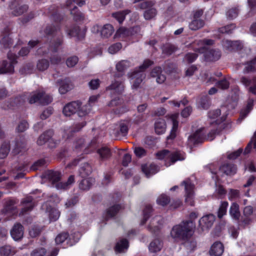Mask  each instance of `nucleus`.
Segmentation results:
<instances>
[{
	"mask_svg": "<svg viewBox=\"0 0 256 256\" xmlns=\"http://www.w3.org/2000/svg\"><path fill=\"white\" fill-rule=\"evenodd\" d=\"M182 185L184 186L186 192L185 202L190 206H194V186L188 180H184L182 182Z\"/></svg>",
	"mask_w": 256,
	"mask_h": 256,
	"instance_id": "9b49d317",
	"label": "nucleus"
},
{
	"mask_svg": "<svg viewBox=\"0 0 256 256\" xmlns=\"http://www.w3.org/2000/svg\"><path fill=\"white\" fill-rule=\"evenodd\" d=\"M97 144V140L96 138L92 139L87 148H86L84 150V154H82L80 156H78V158L74 159L69 164V166H76L82 159L84 158L85 154H88L92 152L96 148Z\"/></svg>",
	"mask_w": 256,
	"mask_h": 256,
	"instance_id": "f3484780",
	"label": "nucleus"
},
{
	"mask_svg": "<svg viewBox=\"0 0 256 256\" xmlns=\"http://www.w3.org/2000/svg\"><path fill=\"white\" fill-rule=\"evenodd\" d=\"M46 249L44 248H38L34 250L31 252V256H44L46 254Z\"/></svg>",
	"mask_w": 256,
	"mask_h": 256,
	"instance_id": "774afa93",
	"label": "nucleus"
},
{
	"mask_svg": "<svg viewBox=\"0 0 256 256\" xmlns=\"http://www.w3.org/2000/svg\"><path fill=\"white\" fill-rule=\"evenodd\" d=\"M21 204L22 208L20 212V214H24L32 210L36 206V202L32 196H28L24 198L21 201Z\"/></svg>",
	"mask_w": 256,
	"mask_h": 256,
	"instance_id": "4468645a",
	"label": "nucleus"
},
{
	"mask_svg": "<svg viewBox=\"0 0 256 256\" xmlns=\"http://www.w3.org/2000/svg\"><path fill=\"white\" fill-rule=\"evenodd\" d=\"M142 170L147 178H149L152 175L157 173L159 170V168L158 166L154 164H146L142 165Z\"/></svg>",
	"mask_w": 256,
	"mask_h": 256,
	"instance_id": "bb28decb",
	"label": "nucleus"
},
{
	"mask_svg": "<svg viewBox=\"0 0 256 256\" xmlns=\"http://www.w3.org/2000/svg\"><path fill=\"white\" fill-rule=\"evenodd\" d=\"M236 27L235 24H231L219 28L218 31L222 34H231Z\"/></svg>",
	"mask_w": 256,
	"mask_h": 256,
	"instance_id": "13d9d810",
	"label": "nucleus"
},
{
	"mask_svg": "<svg viewBox=\"0 0 256 256\" xmlns=\"http://www.w3.org/2000/svg\"><path fill=\"white\" fill-rule=\"evenodd\" d=\"M130 12L129 10L116 12L112 14L113 18H116L120 24H122L126 18V16Z\"/></svg>",
	"mask_w": 256,
	"mask_h": 256,
	"instance_id": "a18cd8bd",
	"label": "nucleus"
},
{
	"mask_svg": "<svg viewBox=\"0 0 256 256\" xmlns=\"http://www.w3.org/2000/svg\"><path fill=\"white\" fill-rule=\"evenodd\" d=\"M228 206V202H222L218 212V218H221L226 214Z\"/></svg>",
	"mask_w": 256,
	"mask_h": 256,
	"instance_id": "864d4df0",
	"label": "nucleus"
},
{
	"mask_svg": "<svg viewBox=\"0 0 256 256\" xmlns=\"http://www.w3.org/2000/svg\"><path fill=\"white\" fill-rule=\"evenodd\" d=\"M166 122L164 118H158L154 124V129L156 132L158 134H164L166 129Z\"/></svg>",
	"mask_w": 256,
	"mask_h": 256,
	"instance_id": "72a5a7b5",
	"label": "nucleus"
},
{
	"mask_svg": "<svg viewBox=\"0 0 256 256\" xmlns=\"http://www.w3.org/2000/svg\"><path fill=\"white\" fill-rule=\"evenodd\" d=\"M26 149V144L24 141L16 140L15 146L12 150V153L14 155L20 154Z\"/></svg>",
	"mask_w": 256,
	"mask_h": 256,
	"instance_id": "de8ad7c7",
	"label": "nucleus"
},
{
	"mask_svg": "<svg viewBox=\"0 0 256 256\" xmlns=\"http://www.w3.org/2000/svg\"><path fill=\"white\" fill-rule=\"evenodd\" d=\"M178 122L176 120H172V126L170 134L167 137V140H174L176 136V132L178 128Z\"/></svg>",
	"mask_w": 256,
	"mask_h": 256,
	"instance_id": "6e6d98bb",
	"label": "nucleus"
},
{
	"mask_svg": "<svg viewBox=\"0 0 256 256\" xmlns=\"http://www.w3.org/2000/svg\"><path fill=\"white\" fill-rule=\"evenodd\" d=\"M114 32V28L112 25L106 24L100 30V34L104 38H108Z\"/></svg>",
	"mask_w": 256,
	"mask_h": 256,
	"instance_id": "ea45409f",
	"label": "nucleus"
},
{
	"mask_svg": "<svg viewBox=\"0 0 256 256\" xmlns=\"http://www.w3.org/2000/svg\"><path fill=\"white\" fill-rule=\"evenodd\" d=\"M240 82L248 88V92L254 95H256V76L250 79L248 77L242 76L240 78Z\"/></svg>",
	"mask_w": 256,
	"mask_h": 256,
	"instance_id": "dca6fc26",
	"label": "nucleus"
},
{
	"mask_svg": "<svg viewBox=\"0 0 256 256\" xmlns=\"http://www.w3.org/2000/svg\"><path fill=\"white\" fill-rule=\"evenodd\" d=\"M96 154L100 163L108 160L112 155L110 148L107 146H102L98 148Z\"/></svg>",
	"mask_w": 256,
	"mask_h": 256,
	"instance_id": "6ab92c4d",
	"label": "nucleus"
},
{
	"mask_svg": "<svg viewBox=\"0 0 256 256\" xmlns=\"http://www.w3.org/2000/svg\"><path fill=\"white\" fill-rule=\"evenodd\" d=\"M238 9L236 8H230L226 12L227 18L229 20H233L236 18L238 16Z\"/></svg>",
	"mask_w": 256,
	"mask_h": 256,
	"instance_id": "338daca9",
	"label": "nucleus"
},
{
	"mask_svg": "<svg viewBox=\"0 0 256 256\" xmlns=\"http://www.w3.org/2000/svg\"><path fill=\"white\" fill-rule=\"evenodd\" d=\"M140 31V28L138 26H133L130 28L124 27H120L116 32L114 38H122L131 36L138 34Z\"/></svg>",
	"mask_w": 256,
	"mask_h": 256,
	"instance_id": "9d476101",
	"label": "nucleus"
},
{
	"mask_svg": "<svg viewBox=\"0 0 256 256\" xmlns=\"http://www.w3.org/2000/svg\"><path fill=\"white\" fill-rule=\"evenodd\" d=\"M195 224L192 220L182 221L180 224L174 226L170 232L171 236L175 239L186 240L192 236Z\"/></svg>",
	"mask_w": 256,
	"mask_h": 256,
	"instance_id": "f03ea898",
	"label": "nucleus"
},
{
	"mask_svg": "<svg viewBox=\"0 0 256 256\" xmlns=\"http://www.w3.org/2000/svg\"><path fill=\"white\" fill-rule=\"evenodd\" d=\"M246 66L244 69V72L245 74L250 73L251 72H255L256 71V61H254V58L247 62L246 64Z\"/></svg>",
	"mask_w": 256,
	"mask_h": 256,
	"instance_id": "603ef678",
	"label": "nucleus"
},
{
	"mask_svg": "<svg viewBox=\"0 0 256 256\" xmlns=\"http://www.w3.org/2000/svg\"><path fill=\"white\" fill-rule=\"evenodd\" d=\"M130 66V62L128 60H122L116 64L118 72L125 73V70Z\"/></svg>",
	"mask_w": 256,
	"mask_h": 256,
	"instance_id": "4d7b16f0",
	"label": "nucleus"
},
{
	"mask_svg": "<svg viewBox=\"0 0 256 256\" xmlns=\"http://www.w3.org/2000/svg\"><path fill=\"white\" fill-rule=\"evenodd\" d=\"M214 44V40L212 39L204 38L201 40L194 42L191 44V46L194 49L195 48L194 46L197 44L199 47L206 46H212Z\"/></svg>",
	"mask_w": 256,
	"mask_h": 256,
	"instance_id": "8fccbe9b",
	"label": "nucleus"
},
{
	"mask_svg": "<svg viewBox=\"0 0 256 256\" xmlns=\"http://www.w3.org/2000/svg\"><path fill=\"white\" fill-rule=\"evenodd\" d=\"M204 128L198 129L192 134L188 137L190 142L194 145L203 142L206 139V134L204 133Z\"/></svg>",
	"mask_w": 256,
	"mask_h": 256,
	"instance_id": "2eb2a0df",
	"label": "nucleus"
},
{
	"mask_svg": "<svg viewBox=\"0 0 256 256\" xmlns=\"http://www.w3.org/2000/svg\"><path fill=\"white\" fill-rule=\"evenodd\" d=\"M66 32L70 38L75 37L77 40H82L85 38L86 29L82 30L79 26L74 25L70 29L66 28Z\"/></svg>",
	"mask_w": 256,
	"mask_h": 256,
	"instance_id": "f8f14e48",
	"label": "nucleus"
},
{
	"mask_svg": "<svg viewBox=\"0 0 256 256\" xmlns=\"http://www.w3.org/2000/svg\"><path fill=\"white\" fill-rule=\"evenodd\" d=\"M215 220V216L213 214H208L202 216L199 220V226L202 231L209 229Z\"/></svg>",
	"mask_w": 256,
	"mask_h": 256,
	"instance_id": "a211bd4d",
	"label": "nucleus"
},
{
	"mask_svg": "<svg viewBox=\"0 0 256 256\" xmlns=\"http://www.w3.org/2000/svg\"><path fill=\"white\" fill-rule=\"evenodd\" d=\"M162 246V242L158 238L154 239L150 244L149 250L152 252H156L161 250Z\"/></svg>",
	"mask_w": 256,
	"mask_h": 256,
	"instance_id": "58836bf2",
	"label": "nucleus"
},
{
	"mask_svg": "<svg viewBox=\"0 0 256 256\" xmlns=\"http://www.w3.org/2000/svg\"><path fill=\"white\" fill-rule=\"evenodd\" d=\"M154 62L150 59L144 60L142 64L128 74V77L132 80V88L133 90H137L140 88L141 83L146 78L144 72L154 64Z\"/></svg>",
	"mask_w": 256,
	"mask_h": 256,
	"instance_id": "7ed1b4c3",
	"label": "nucleus"
},
{
	"mask_svg": "<svg viewBox=\"0 0 256 256\" xmlns=\"http://www.w3.org/2000/svg\"><path fill=\"white\" fill-rule=\"evenodd\" d=\"M219 171L227 176H233L236 172L237 167L233 163L225 162L220 166Z\"/></svg>",
	"mask_w": 256,
	"mask_h": 256,
	"instance_id": "4be33fe9",
	"label": "nucleus"
},
{
	"mask_svg": "<svg viewBox=\"0 0 256 256\" xmlns=\"http://www.w3.org/2000/svg\"><path fill=\"white\" fill-rule=\"evenodd\" d=\"M8 58L10 60L9 62L4 60L0 62V74H12L14 72V65L18 62V56L16 54L8 52Z\"/></svg>",
	"mask_w": 256,
	"mask_h": 256,
	"instance_id": "39448f33",
	"label": "nucleus"
},
{
	"mask_svg": "<svg viewBox=\"0 0 256 256\" xmlns=\"http://www.w3.org/2000/svg\"><path fill=\"white\" fill-rule=\"evenodd\" d=\"M254 100L253 98H249L246 102V106L241 109L240 112V116L238 120L241 122L249 114L253 109Z\"/></svg>",
	"mask_w": 256,
	"mask_h": 256,
	"instance_id": "aec40b11",
	"label": "nucleus"
},
{
	"mask_svg": "<svg viewBox=\"0 0 256 256\" xmlns=\"http://www.w3.org/2000/svg\"><path fill=\"white\" fill-rule=\"evenodd\" d=\"M10 150V142H4L0 148V158L4 159L6 158Z\"/></svg>",
	"mask_w": 256,
	"mask_h": 256,
	"instance_id": "79ce46f5",
	"label": "nucleus"
},
{
	"mask_svg": "<svg viewBox=\"0 0 256 256\" xmlns=\"http://www.w3.org/2000/svg\"><path fill=\"white\" fill-rule=\"evenodd\" d=\"M204 24V22L201 19H193L189 24V28L192 30H196L202 28Z\"/></svg>",
	"mask_w": 256,
	"mask_h": 256,
	"instance_id": "09e8293b",
	"label": "nucleus"
},
{
	"mask_svg": "<svg viewBox=\"0 0 256 256\" xmlns=\"http://www.w3.org/2000/svg\"><path fill=\"white\" fill-rule=\"evenodd\" d=\"M129 246L128 242L126 238H123L119 242H118L115 246L114 250L116 252H122L124 250L128 248Z\"/></svg>",
	"mask_w": 256,
	"mask_h": 256,
	"instance_id": "37998d69",
	"label": "nucleus"
},
{
	"mask_svg": "<svg viewBox=\"0 0 256 256\" xmlns=\"http://www.w3.org/2000/svg\"><path fill=\"white\" fill-rule=\"evenodd\" d=\"M58 83L60 84L59 92L60 94H65L73 88V85L70 82L66 79L58 80Z\"/></svg>",
	"mask_w": 256,
	"mask_h": 256,
	"instance_id": "7c9ffc66",
	"label": "nucleus"
},
{
	"mask_svg": "<svg viewBox=\"0 0 256 256\" xmlns=\"http://www.w3.org/2000/svg\"><path fill=\"white\" fill-rule=\"evenodd\" d=\"M132 118H128L124 120H122L120 122L119 127L120 132L122 136H126L128 132V125H131Z\"/></svg>",
	"mask_w": 256,
	"mask_h": 256,
	"instance_id": "2f4dec72",
	"label": "nucleus"
},
{
	"mask_svg": "<svg viewBox=\"0 0 256 256\" xmlns=\"http://www.w3.org/2000/svg\"><path fill=\"white\" fill-rule=\"evenodd\" d=\"M194 50L198 53L204 54L206 62H215L221 57V52L218 49H208L206 46H202L194 48Z\"/></svg>",
	"mask_w": 256,
	"mask_h": 256,
	"instance_id": "423d86ee",
	"label": "nucleus"
},
{
	"mask_svg": "<svg viewBox=\"0 0 256 256\" xmlns=\"http://www.w3.org/2000/svg\"><path fill=\"white\" fill-rule=\"evenodd\" d=\"M185 246L187 249V250H189L190 252L194 251L197 246L196 242L195 240H185Z\"/></svg>",
	"mask_w": 256,
	"mask_h": 256,
	"instance_id": "0e129e2a",
	"label": "nucleus"
},
{
	"mask_svg": "<svg viewBox=\"0 0 256 256\" xmlns=\"http://www.w3.org/2000/svg\"><path fill=\"white\" fill-rule=\"evenodd\" d=\"M152 207L150 204H148L145 206L143 210V218L142 219L140 224L144 225L148 219L150 218L152 212Z\"/></svg>",
	"mask_w": 256,
	"mask_h": 256,
	"instance_id": "c03bdc74",
	"label": "nucleus"
},
{
	"mask_svg": "<svg viewBox=\"0 0 256 256\" xmlns=\"http://www.w3.org/2000/svg\"><path fill=\"white\" fill-rule=\"evenodd\" d=\"M157 204L162 206H166L170 202V198L165 194H162L156 200Z\"/></svg>",
	"mask_w": 256,
	"mask_h": 256,
	"instance_id": "680f3d73",
	"label": "nucleus"
},
{
	"mask_svg": "<svg viewBox=\"0 0 256 256\" xmlns=\"http://www.w3.org/2000/svg\"><path fill=\"white\" fill-rule=\"evenodd\" d=\"M238 222V226L240 228H246L252 222L253 219L252 217L242 216L241 218H240Z\"/></svg>",
	"mask_w": 256,
	"mask_h": 256,
	"instance_id": "a19ab883",
	"label": "nucleus"
},
{
	"mask_svg": "<svg viewBox=\"0 0 256 256\" xmlns=\"http://www.w3.org/2000/svg\"><path fill=\"white\" fill-rule=\"evenodd\" d=\"M92 172V166L88 162H84L79 170L80 175L82 178L88 176Z\"/></svg>",
	"mask_w": 256,
	"mask_h": 256,
	"instance_id": "e433bc0d",
	"label": "nucleus"
},
{
	"mask_svg": "<svg viewBox=\"0 0 256 256\" xmlns=\"http://www.w3.org/2000/svg\"><path fill=\"white\" fill-rule=\"evenodd\" d=\"M198 104L199 108L204 110H208L210 105L209 97L208 96H202L198 102Z\"/></svg>",
	"mask_w": 256,
	"mask_h": 256,
	"instance_id": "3c124183",
	"label": "nucleus"
},
{
	"mask_svg": "<svg viewBox=\"0 0 256 256\" xmlns=\"http://www.w3.org/2000/svg\"><path fill=\"white\" fill-rule=\"evenodd\" d=\"M54 135V131L52 130H48L44 132L38 137L37 140V144L39 146H42L46 142H48L49 148H55L56 142L52 138Z\"/></svg>",
	"mask_w": 256,
	"mask_h": 256,
	"instance_id": "0eeeda50",
	"label": "nucleus"
},
{
	"mask_svg": "<svg viewBox=\"0 0 256 256\" xmlns=\"http://www.w3.org/2000/svg\"><path fill=\"white\" fill-rule=\"evenodd\" d=\"M122 206L120 204H114L106 210V216L105 218L106 221L108 218L115 216L121 209Z\"/></svg>",
	"mask_w": 256,
	"mask_h": 256,
	"instance_id": "473e14b6",
	"label": "nucleus"
},
{
	"mask_svg": "<svg viewBox=\"0 0 256 256\" xmlns=\"http://www.w3.org/2000/svg\"><path fill=\"white\" fill-rule=\"evenodd\" d=\"M48 15L50 19L56 23H59L62 20V16L58 12V8L56 5H52L48 8Z\"/></svg>",
	"mask_w": 256,
	"mask_h": 256,
	"instance_id": "b1692460",
	"label": "nucleus"
},
{
	"mask_svg": "<svg viewBox=\"0 0 256 256\" xmlns=\"http://www.w3.org/2000/svg\"><path fill=\"white\" fill-rule=\"evenodd\" d=\"M49 61L46 59H42L38 61L37 63V68L40 71L46 70L49 66Z\"/></svg>",
	"mask_w": 256,
	"mask_h": 256,
	"instance_id": "e2e57ef3",
	"label": "nucleus"
},
{
	"mask_svg": "<svg viewBox=\"0 0 256 256\" xmlns=\"http://www.w3.org/2000/svg\"><path fill=\"white\" fill-rule=\"evenodd\" d=\"M44 177L54 184L60 180L61 173L58 171L48 170L45 172Z\"/></svg>",
	"mask_w": 256,
	"mask_h": 256,
	"instance_id": "c756f323",
	"label": "nucleus"
},
{
	"mask_svg": "<svg viewBox=\"0 0 256 256\" xmlns=\"http://www.w3.org/2000/svg\"><path fill=\"white\" fill-rule=\"evenodd\" d=\"M106 90H113L118 95L122 94L124 90V79H114L112 81L111 84L106 88Z\"/></svg>",
	"mask_w": 256,
	"mask_h": 256,
	"instance_id": "ddd939ff",
	"label": "nucleus"
},
{
	"mask_svg": "<svg viewBox=\"0 0 256 256\" xmlns=\"http://www.w3.org/2000/svg\"><path fill=\"white\" fill-rule=\"evenodd\" d=\"M9 8L12 10V14L17 16L26 12L28 6L26 4H22L20 0H14L10 2Z\"/></svg>",
	"mask_w": 256,
	"mask_h": 256,
	"instance_id": "6e6552de",
	"label": "nucleus"
},
{
	"mask_svg": "<svg viewBox=\"0 0 256 256\" xmlns=\"http://www.w3.org/2000/svg\"><path fill=\"white\" fill-rule=\"evenodd\" d=\"M222 46L224 49L230 52L238 50L242 48L241 44L239 41L224 40L222 41Z\"/></svg>",
	"mask_w": 256,
	"mask_h": 256,
	"instance_id": "c85d7f7f",
	"label": "nucleus"
},
{
	"mask_svg": "<svg viewBox=\"0 0 256 256\" xmlns=\"http://www.w3.org/2000/svg\"><path fill=\"white\" fill-rule=\"evenodd\" d=\"M168 159L172 164H174L178 160H183L184 158L180 152H175L172 153L170 152Z\"/></svg>",
	"mask_w": 256,
	"mask_h": 256,
	"instance_id": "5fc2aeb1",
	"label": "nucleus"
},
{
	"mask_svg": "<svg viewBox=\"0 0 256 256\" xmlns=\"http://www.w3.org/2000/svg\"><path fill=\"white\" fill-rule=\"evenodd\" d=\"M70 14L73 16L74 20L76 22H81L84 20V14L79 10L76 6L70 10Z\"/></svg>",
	"mask_w": 256,
	"mask_h": 256,
	"instance_id": "49530a36",
	"label": "nucleus"
},
{
	"mask_svg": "<svg viewBox=\"0 0 256 256\" xmlns=\"http://www.w3.org/2000/svg\"><path fill=\"white\" fill-rule=\"evenodd\" d=\"M86 124V121H83L81 122H78L74 125L72 128H70L68 130V138H70L72 136L75 132L80 131Z\"/></svg>",
	"mask_w": 256,
	"mask_h": 256,
	"instance_id": "4c0bfd02",
	"label": "nucleus"
},
{
	"mask_svg": "<svg viewBox=\"0 0 256 256\" xmlns=\"http://www.w3.org/2000/svg\"><path fill=\"white\" fill-rule=\"evenodd\" d=\"M221 122L218 120H216L213 122H211V124H215L216 125V128L212 129L206 135V140L212 141L214 140L216 134H218L220 133L222 130L224 128V127L222 128L220 126Z\"/></svg>",
	"mask_w": 256,
	"mask_h": 256,
	"instance_id": "cd10ccee",
	"label": "nucleus"
},
{
	"mask_svg": "<svg viewBox=\"0 0 256 256\" xmlns=\"http://www.w3.org/2000/svg\"><path fill=\"white\" fill-rule=\"evenodd\" d=\"M224 252V246L220 241L214 242L209 251L210 256H221Z\"/></svg>",
	"mask_w": 256,
	"mask_h": 256,
	"instance_id": "393cba45",
	"label": "nucleus"
},
{
	"mask_svg": "<svg viewBox=\"0 0 256 256\" xmlns=\"http://www.w3.org/2000/svg\"><path fill=\"white\" fill-rule=\"evenodd\" d=\"M114 172L110 171L104 173V178L102 180V184L104 186H108L112 182L113 180Z\"/></svg>",
	"mask_w": 256,
	"mask_h": 256,
	"instance_id": "bf43d9fd",
	"label": "nucleus"
},
{
	"mask_svg": "<svg viewBox=\"0 0 256 256\" xmlns=\"http://www.w3.org/2000/svg\"><path fill=\"white\" fill-rule=\"evenodd\" d=\"M94 182V179L92 178H84L79 184V188L82 190H88L90 188Z\"/></svg>",
	"mask_w": 256,
	"mask_h": 256,
	"instance_id": "c9c22d12",
	"label": "nucleus"
},
{
	"mask_svg": "<svg viewBox=\"0 0 256 256\" xmlns=\"http://www.w3.org/2000/svg\"><path fill=\"white\" fill-rule=\"evenodd\" d=\"M18 201L16 198H10L6 200L2 211L4 213L14 214L17 212L16 204Z\"/></svg>",
	"mask_w": 256,
	"mask_h": 256,
	"instance_id": "5701e85b",
	"label": "nucleus"
},
{
	"mask_svg": "<svg viewBox=\"0 0 256 256\" xmlns=\"http://www.w3.org/2000/svg\"><path fill=\"white\" fill-rule=\"evenodd\" d=\"M154 4L152 1H144L140 4L142 9H146L144 13V16L146 20H150L157 14L156 8H152Z\"/></svg>",
	"mask_w": 256,
	"mask_h": 256,
	"instance_id": "1a4fd4ad",
	"label": "nucleus"
},
{
	"mask_svg": "<svg viewBox=\"0 0 256 256\" xmlns=\"http://www.w3.org/2000/svg\"><path fill=\"white\" fill-rule=\"evenodd\" d=\"M0 254L4 256H9L14 254V250L10 246H4L0 248Z\"/></svg>",
	"mask_w": 256,
	"mask_h": 256,
	"instance_id": "052dcab7",
	"label": "nucleus"
},
{
	"mask_svg": "<svg viewBox=\"0 0 256 256\" xmlns=\"http://www.w3.org/2000/svg\"><path fill=\"white\" fill-rule=\"evenodd\" d=\"M176 48L173 44H168L163 48L162 52L168 56H170L176 50Z\"/></svg>",
	"mask_w": 256,
	"mask_h": 256,
	"instance_id": "69168bd1",
	"label": "nucleus"
},
{
	"mask_svg": "<svg viewBox=\"0 0 256 256\" xmlns=\"http://www.w3.org/2000/svg\"><path fill=\"white\" fill-rule=\"evenodd\" d=\"M44 38L49 44V50L56 53L64 44V36L60 24H50L44 29Z\"/></svg>",
	"mask_w": 256,
	"mask_h": 256,
	"instance_id": "f257e3e1",
	"label": "nucleus"
},
{
	"mask_svg": "<svg viewBox=\"0 0 256 256\" xmlns=\"http://www.w3.org/2000/svg\"><path fill=\"white\" fill-rule=\"evenodd\" d=\"M229 212L232 219L235 220H239L240 217V212L239 205L236 202H234L232 204Z\"/></svg>",
	"mask_w": 256,
	"mask_h": 256,
	"instance_id": "f704fd0d",
	"label": "nucleus"
},
{
	"mask_svg": "<svg viewBox=\"0 0 256 256\" xmlns=\"http://www.w3.org/2000/svg\"><path fill=\"white\" fill-rule=\"evenodd\" d=\"M26 101L24 96H18L14 98H12L6 102V106H4V109H14V107H18L23 105Z\"/></svg>",
	"mask_w": 256,
	"mask_h": 256,
	"instance_id": "412c9836",
	"label": "nucleus"
},
{
	"mask_svg": "<svg viewBox=\"0 0 256 256\" xmlns=\"http://www.w3.org/2000/svg\"><path fill=\"white\" fill-rule=\"evenodd\" d=\"M90 106H82V102L79 100L72 101L66 104L62 110L64 114L70 116L76 112L79 117H83L90 112Z\"/></svg>",
	"mask_w": 256,
	"mask_h": 256,
	"instance_id": "20e7f679",
	"label": "nucleus"
},
{
	"mask_svg": "<svg viewBox=\"0 0 256 256\" xmlns=\"http://www.w3.org/2000/svg\"><path fill=\"white\" fill-rule=\"evenodd\" d=\"M10 235L14 240H20L23 237L24 226L20 223L15 224L10 230Z\"/></svg>",
	"mask_w": 256,
	"mask_h": 256,
	"instance_id": "a878e982",
	"label": "nucleus"
}]
</instances>
